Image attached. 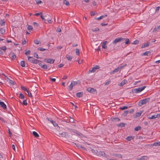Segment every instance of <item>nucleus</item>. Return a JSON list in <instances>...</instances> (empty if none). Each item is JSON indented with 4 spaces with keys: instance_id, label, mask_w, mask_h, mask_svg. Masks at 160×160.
Segmentation results:
<instances>
[{
    "instance_id": "obj_1",
    "label": "nucleus",
    "mask_w": 160,
    "mask_h": 160,
    "mask_svg": "<svg viewBox=\"0 0 160 160\" xmlns=\"http://www.w3.org/2000/svg\"><path fill=\"white\" fill-rule=\"evenodd\" d=\"M146 88V86H144L142 87H139L136 88H133L132 90V92L133 93L136 94L144 90Z\"/></svg>"
},
{
    "instance_id": "obj_2",
    "label": "nucleus",
    "mask_w": 160,
    "mask_h": 160,
    "mask_svg": "<svg viewBox=\"0 0 160 160\" xmlns=\"http://www.w3.org/2000/svg\"><path fill=\"white\" fill-rule=\"evenodd\" d=\"M150 100V98H144L142 100H140L138 102V105L141 106L143 105L146 104L148 102H149Z\"/></svg>"
},
{
    "instance_id": "obj_3",
    "label": "nucleus",
    "mask_w": 160,
    "mask_h": 160,
    "mask_svg": "<svg viewBox=\"0 0 160 160\" xmlns=\"http://www.w3.org/2000/svg\"><path fill=\"white\" fill-rule=\"evenodd\" d=\"M28 60L31 63L33 64H38L39 62H41V61L38 60L36 59H31L32 58V57L28 56Z\"/></svg>"
},
{
    "instance_id": "obj_4",
    "label": "nucleus",
    "mask_w": 160,
    "mask_h": 160,
    "mask_svg": "<svg viewBox=\"0 0 160 160\" xmlns=\"http://www.w3.org/2000/svg\"><path fill=\"white\" fill-rule=\"evenodd\" d=\"M107 41H105L104 42L102 43V48H104V49H106L107 51L108 52L111 51V50L113 49V48H112V49H110L106 45L107 43Z\"/></svg>"
},
{
    "instance_id": "obj_5",
    "label": "nucleus",
    "mask_w": 160,
    "mask_h": 160,
    "mask_svg": "<svg viewBox=\"0 0 160 160\" xmlns=\"http://www.w3.org/2000/svg\"><path fill=\"white\" fill-rule=\"evenodd\" d=\"M127 66L126 64H125L124 65L121 66L119 67H118L117 68H115L114 69L113 71H112V73H114L115 72H118L119 71L121 70V69L124 67L126 66Z\"/></svg>"
},
{
    "instance_id": "obj_6",
    "label": "nucleus",
    "mask_w": 160,
    "mask_h": 160,
    "mask_svg": "<svg viewBox=\"0 0 160 160\" xmlns=\"http://www.w3.org/2000/svg\"><path fill=\"white\" fill-rule=\"evenodd\" d=\"M47 119L48 120L52 123V124L55 127H59L58 124L56 123V122L53 121L51 118H47Z\"/></svg>"
},
{
    "instance_id": "obj_7",
    "label": "nucleus",
    "mask_w": 160,
    "mask_h": 160,
    "mask_svg": "<svg viewBox=\"0 0 160 160\" xmlns=\"http://www.w3.org/2000/svg\"><path fill=\"white\" fill-rule=\"evenodd\" d=\"M45 61L47 63L53 64L55 60L51 58H46L44 59V61Z\"/></svg>"
},
{
    "instance_id": "obj_8",
    "label": "nucleus",
    "mask_w": 160,
    "mask_h": 160,
    "mask_svg": "<svg viewBox=\"0 0 160 160\" xmlns=\"http://www.w3.org/2000/svg\"><path fill=\"white\" fill-rule=\"evenodd\" d=\"M87 90L88 92L92 93H93L96 91V89L91 88H88L87 89Z\"/></svg>"
},
{
    "instance_id": "obj_9",
    "label": "nucleus",
    "mask_w": 160,
    "mask_h": 160,
    "mask_svg": "<svg viewBox=\"0 0 160 160\" xmlns=\"http://www.w3.org/2000/svg\"><path fill=\"white\" fill-rule=\"evenodd\" d=\"M98 156H103L105 155V153L104 152L101 151L99 150L98 151L96 154Z\"/></svg>"
},
{
    "instance_id": "obj_10",
    "label": "nucleus",
    "mask_w": 160,
    "mask_h": 160,
    "mask_svg": "<svg viewBox=\"0 0 160 160\" xmlns=\"http://www.w3.org/2000/svg\"><path fill=\"white\" fill-rule=\"evenodd\" d=\"M72 143H73V144H75V145H76V146H77V147L78 148H82V149H83L84 150H86V149L85 148L83 147L82 145H80L79 143H76L74 142H73Z\"/></svg>"
},
{
    "instance_id": "obj_11",
    "label": "nucleus",
    "mask_w": 160,
    "mask_h": 160,
    "mask_svg": "<svg viewBox=\"0 0 160 160\" xmlns=\"http://www.w3.org/2000/svg\"><path fill=\"white\" fill-rule=\"evenodd\" d=\"M150 42H149L146 43H144L141 46V48H142L149 46L150 45Z\"/></svg>"
},
{
    "instance_id": "obj_12",
    "label": "nucleus",
    "mask_w": 160,
    "mask_h": 160,
    "mask_svg": "<svg viewBox=\"0 0 160 160\" xmlns=\"http://www.w3.org/2000/svg\"><path fill=\"white\" fill-rule=\"evenodd\" d=\"M83 95V92H77L76 93V96L77 97L79 98L82 97Z\"/></svg>"
},
{
    "instance_id": "obj_13",
    "label": "nucleus",
    "mask_w": 160,
    "mask_h": 160,
    "mask_svg": "<svg viewBox=\"0 0 160 160\" xmlns=\"http://www.w3.org/2000/svg\"><path fill=\"white\" fill-rule=\"evenodd\" d=\"M151 55V52L150 51H148L142 53L141 54V56H149Z\"/></svg>"
},
{
    "instance_id": "obj_14",
    "label": "nucleus",
    "mask_w": 160,
    "mask_h": 160,
    "mask_svg": "<svg viewBox=\"0 0 160 160\" xmlns=\"http://www.w3.org/2000/svg\"><path fill=\"white\" fill-rule=\"evenodd\" d=\"M148 158V156H144L138 158L137 159L138 160H147Z\"/></svg>"
},
{
    "instance_id": "obj_15",
    "label": "nucleus",
    "mask_w": 160,
    "mask_h": 160,
    "mask_svg": "<svg viewBox=\"0 0 160 160\" xmlns=\"http://www.w3.org/2000/svg\"><path fill=\"white\" fill-rule=\"evenodd\" d=\"M0 105L3 109H5L7 108V106L4 103V102L2 101H0Z\"/></svg>"
},
{
    "instance_id": "obj_16",
    "label": "nucleus",
    "mask_w": 160,
    "mask_h": 160,
    "mask_svg": "<svg viewBox=\"0 0 160 160\" xmlns=\"http://www.w3.org/2000/svg\"><path fill=\"white\" fill-rule=\"evenodd\" d=\"M127 82V81L126 79H124L120 83L119 86L121 87L123 86Z\"/></svg>"
},
{
    "instance_id": "obj_17",
    "label": "nucleus",
    "mask_w": 160,
    "mask_h": 160,
    "mask_svg": "<svg viewBox=\"0 0 160 160\" xmlns=\"http://www.w3.org/2000/svg\"><path fill=\"white\" fill-rule=\"evenodd\" d=\"M5 29L3 28H2L0 29V34H4L5 33Z\"/></svg>"
},
{
    "instance_id": "obj_18",
    "label": "nucleus",
    "mask_w": 160,
    "mask_h": 160,
    "mask_svg": "<svg viewBox=\"0 0 160 160\" xmlns=\"http://www.w3.org/2000/svg\"><path fill=\"white\" fill-rule=\"evenodd\" d=\"M96 70L94 67H93L92 69H89V71L88 72V73L89 74L90 72H94Z\"/></svg>"
},
{
    "instance_id": "obj_19",
    "label": "nucleus",
    "mask_w": 160,
    "mask_h": 160,
    "mask_svg": "<svg viewBox=\"0 0 160 160\" xmlns=\"http://www.w3.org/2000/svg\"><path fill=\"white\" fill-rule=\"evenodd\" d=\"M112 120L113 122H119L120 121V119L119 118L116 117L112 118Z\"/></svg>"
},
{
    "instance_id": "obj_20",
    "label": "nucleus",
    "mask_w": 160,
    "mask_h": 160,
    "mask_svg": "<svg viewBox=\"0 0 160 160\" xmlns=\"http://www.w3.org/2000/svg\"><path fill=\"white\" fill-rule=\"evenodd\" d=\"M68 132H63L60 133V135H62V136L63 137H65L66 136H68Z\"/></svg>"
},
{
    "instance_id": "obj_21",
    "label": "nucleus",
    "mask_w": 160,
    "mask_h": 160,
    "mask_svg": "<svg viewBox=\"0 0 160 160\" xmlns=\"http://www.w3.org/2000/svg\"><path fill=\"white\" fill-rule=\"evenodd\" d=\"M63 2V4L67 6H69L70 5L69 2L67 0H64Z\"/></svg>"
},
{
    "instance_id": "obj_22",
    "label": "nucleus",
    "mask_w": 160,
    "mask_h": 160,
    "mask_svg": "<svg viewBox=\"0 0 160 160\" xmlns=\"http://www.w3.org/2000/svg\"><path fill=\"white\" fill-rule=\"evenodd\" d=\"M107 16V15H105V16H101L99 18H96V19L98 20H99L102 19L103 18H105Z\"/></svg>"
},
{
    "instance_id": "obj_23",
    "label": "nucleus",
    "mask_w": 160,
    "mask_h": 160,
    "mask_svg": "<svg viewBox=\"0 0 160 160\" xmlns=\"http://www.w3.org/2000/svg\"><path fill=\"white\" fill-rule=\"evenodd\" d=\"M32 135L36 138H38L39 137L38 134L35 131H33L32 132Z\"/></svg>"
},
{
    "instance_id": "obj_24",
    "label": "nucleus",
    "mask_w": 160,
    "mask_h": 160,
    "mask_svg": "<svg viewBox=\"0 0 160 160\" xmlns=\"http://www.w3.org/2000/svg\"><path fill=\"white\" fill-rule=\"evenodd\" d=\"M21 66L22 67H25V62L24 61H22L20 63Z\"/></svg>"
},
{
    "instance_id": "obj_25",
    "label": "nucleus",
    "mask_w": 160,
    "mask_h": 160,
    "mask_svg": "<svg viewBox=\"0 0 160 160\" xmlns=\"http://www.w3.org/2000/svg\"><path fill=\"white\" fill-rule=\"evenodd\" d=\"M1 50H3L4 52H5L7 49V47L5 46H4L0 48Z\"/></svg>"
},
{
    "instance_id": "obj_26",
    "label": "nucleus",
    "mask_w": 160,
    "mask_h": 160,
    "mask_svg": "<svg viewBox=\"0 0 160 160\" xmlns=\"http://www.w3.org/2000/svg\"><path fill=\"white\" fill-rule=\"evenodd\" d=\"M141 128V127L140 126H138L134 128V130L136 131H138L139 130H140Z\"/></svg>"
},
{
    "instance_id": "obj_27",
    "label": "nucleus",
    "mask_w": 160,
    "mask_h": 160,
    "mask_svg": "<svg viewBox=\"0 0 160 160\" xmlns=\"http://www.w3.org/2000/svg\"><path fill=\"white\" fill-rule=\"evenodd\" d=\"M21 88L24 91L28 92V89L24 86H21Z\"/></svg>"
},
{
    "instance_id": "obj_28",
    "label": "nucleus",
    "mask_w": 160,
    "mask_h": 160,
    "mask_svg": "<svg viewBox=\"0 0 160 160\" xmlns=\"http://www.w3.org/2000/svg\"><path fill=\"white\" fill-rule=\"evenodd\" d=\"M50 17V16L49 15H48L47 16H45L44 17V19H43V20H44L45 22L47 23V21L49 19V18H47V17Z\"/></svg>"
},
{
    "instance_id": "obj_29",
    "label": "nucleus",
    "mask_w": 160,
    "mask_h": 160,
    "mask_svg": "<svg viewBox=\"0 0 160 160\" xmlns=\"http://www.w3.org/2000/svg\"><path fill=\"white\" fill-rule=\"evenodd\" d=\"M27 28L29 30H32V26L27 25Z\"/></svg>"
},
{
    "instance_id": "obj_30",
    "label": "nucleus",
    "mask_w": 160,
    "mask_h": 160,
    "mask_svg": "<svg viewBox=\"0 0 160 160\" xmlns=\"http://www.w3.org/2000/svg\"><path fill=\"white\" fill-rule=\"evenodd\" d=\"M19 98L21 99H24V96L22 93H20L19 94Z\"/></svg>"
},
{
    "instance_id": "obj_31",
    "label": "nucleus",
    "mask_w": 160,
    "mask_h": 160,
    "mask_svg": "<svg viewBox=\"0 0 160 160\" xmlns=\"http://www.w3.org/2000/svg\"><path fill=\"white\" fill-rule=\"evenodd\" d=\"M133 139V138L132 136H128L126 138V139L129 141H130Z\"/></svg>"
},
{
    "instance_id": "obj_32",
    "label": "nucleus",
    "mask_w": 160,
    "mask_h": 160,
    "mask_svg": "<svg viewBox=\"0 0 160 160\" xmlns=\"http://www.w3.org/2000/svg\"><path fill=\"white\" fill-rule=\"evenodd\" d=\"M114 40H129L128 38H116Z\"/></svg>"
},
{
    "instance_id": "obj_33",
    "label": "nucleus",
    "mask_w": 160,
    "mask_h": 160,
    "mask_svg": "<svg viewBox=\"0 0 160 160\" xmlns=\"http://www.w3.org/2000/svg\"><path fill=\"white\" fill-rule=\"evenodd\" d=\"M128 112H129V111L125 110L123 114V115L124 116H126L128 115Z\"/></svg>"
},
{
    "instance_id": "obj_34",
    "label": "nucleus",
    "mask_w": 160,
    "mask_h": 160,
    "mask_svg": "<svg viewBox=\"0 0 160 160\" xmlns=\"http://www.w3.org/2000/svg\"><path fill=\"white\" fill-rule=\"evenodd\" d=\"M125 124L124 123L121 122L118 125V126L121 127H122L125 126Z\"/></svg>"
},
{
    "instance_id": "obj_35",
    "label": "nucleus",
    "mask_w": 160,
    "mask_h": 160,
    "mask_svg": "<svg viewBox=\"0 0 160 160\" xmlns=\"http://www.w3.org/2000/svg\"><path fill=\"white\" fill-rule=\"evenodd\" d=\"M16 58V55L13 53H12V54L11 58L12 60H14Z\"/></svg>"
},
{
    "instance_id": "obj_36",
    "label": "nucleus",
    "mask_w": 160,
    "mask_h": 160,
    "mask_svg": "<svg viewBox=\"0 0 160 160\" xmlns=\"http://www.w3.org/2000/svg\"><path fill=\"white\" fill-rule=\"evenodd\" d=\"M79 136L81 137H82L83 136V134L81 133V132H79L78 131H77L76 133Z\"/></svg>"
},
{
    "instance_id": "obj_37",
    "label": "nucleus",
    "mask_w": 160,
    "mask_h": 160,
    "mask_svg": "<svg viewBox=\"0 0 160 160\" xmlns=\"http://www.w3.org/2000/svg\"><path fill=\"white\" fill-rule=\"evenodd\" d=\"M38 50H39L40 51H45L46 50H47V49H45V48H42L41 47L38 48Z\"/></svg>"
},
{
    "instance_id": "obj_38",
    "label": "nucleus",
    "mask_w": 160,
    "mask_h": 160,
    "mask_svg": "<svg viewBox=\"0 0 160 160\" xmlns=\"http://www.w3.org/2000/svg\"><path fill=\"white\" fill-rule=\"evenodd\" d=\"M128 108V107L126 106H123L122 107H120V109L121 110H124L126 109H127Z\"/></svg>"
},
{
    "instance_id": "obj_39",
    "label": "nucleus",
    "mask_w": 160,
    "mask_h": 160,
    "mask_svg": "<svg viewBox=\"0 0 160 160\" xmlns=\"http://www.w3.org/2000/svg\"><path fill=\"white\" fill-rule=\"evenodd\" d=\"M157 118V116H156V115L152 116L151 117H149L148 118V119H154Z\"/></svg>"
},
{
    "instance_id": "obj_40",
    "label": "nucleus",
    "mask_w": 160,
    "mask_h": 160,
    "mask_svg": "<svg viewBox=\"0 0 160 160\" xmlns=\"http://www.w3.org/2000/svg\"><path fill=\"white\" fill-rule=\"evenodd\" d=\"M91 151H92V152L93 153H94V154H97V152H98V150H95V149H92L91 150Z\"/></svg>"
},
{
    "instance_id": "obj_41",
    "label": "nucleus",
    "mask_w": 160,
    "mask_h": 160,
    "mask_svg": "<svg viewBox=\"0 0 160 160\" xmlns=\"http://www.w3.org/2000/svg\"><path fill=\"white\" fill-rule=\"evenodd\" d=\"M42 68L43 69H48L49 67H48L46 65L44 64V65H43V66H42Z\"/></svg>"
},
{
    "instance_id": "obj_42",
    "label": "nucleus",
    "mask_w": 160,
    "mask_h": 160,
    "mask_svg": "<svg viewBox=\"0 0 160 160\" xmlns=\"http://www.w3.org/2000/svg\"><path fill=\"white\" fill-rule=\"evenodd\" d=\"M76 55H79V50L77 48L76 49Z\"/></svg>"
},
{
    "instance_id": "obj_43",
    "label": "nucleus",
    "mask_w": 160,
    "mask_h": 160,
    "mask_svg": "<svg viewBox=\"0 0 160 160\" xmlns=\"http://www.w3.org/2000/svg\"><path fill=\"white\" fill-rule=\"evenodd\" d=\"M28 92V95L29 97H32V94H31V92H29V91L28 90V92Z\"/></svg>"
},
{
    "instance_id": "obj_44",
    "label": "nucleus",
    "mask_w": 160,
    "mask_h": 160,
    "mask_svg": "<svg viewBox=\"0 0 160 160\" xmlns=\"http://www.w3.org/2000/svg\"><path fill=\"white\" fill-rule=\"evenodd\" d=\"M22 104L25 106H26L27 105V101L26 100H23L22 102Z\"/></svg>"
},
{
    "instance_id": "obj_45",
    "label": "nucleus",
    "mask_w": 160,
    "mask_h": 160,
    "mask_svg": "<svg viewBox=\"0 0 160 160\" xmlns=\"http://www.w3.org/2000/svg\"><path fill=\"white\" fill-rule=\"evenodd\" d=\"M142 112H137L136 114V117H139L141 114Z\"/></svg>"
},
{
    "instance_id": "obj_46",
    "label": "nucleus",
    "mask_w": 160,
    "mask_h": 160,
    "mask_svg": "<svg viewBox=\"0 0 160 160\" xmlns=\"http://www.w3.org/2000/svg\"><path fill=\"white\" fill-rule=\"evenodd\" d=\"M73 86V84H72V83H71L70 85L69 86V88L70 90H72Z\"/></svg>"
},
{
    "instance_id": "obj_47",
    "label": "nucleus",
    "mask_w": 160,
    "mask_h": 160,
    "mask_svg": "<svg viewBox=\"0 0 160 160\" xmlns=\"http://www.w3.org/2000/svg\"><path fill=\"white\" fill-rule=\"evenodd\" d=\"M5 22L3 20H2L1 22L0 23V25L1 26L5 25Z\"/></svg>"
},
{
    "instance_id": "obj_48",
    "label": "nucleus",
    "mask_w": 160,
    "mask_h": 160,
    "mask_svg": "<svg viewBox=\"0 0 160 160\" xmlns=\"http://www.w3.org/2000/svg\"><path fill=\"white\" fill-rule=\"evenodd\" d=\"M35 43L37 44H41V42L40 41H34Z\"/></svg>"
},
{
    "instance_id": "obj_49",
    "label": "nucleus",
    "mask_w": 160,
    "mask_h": 160,
    "mask_svg": "<svg viewBox=\"0 0 160 160\" xmlns=\"http://www.w3.org/2000/svg\"><path fill=\"white\" fill-rule=\"evenodd\" d=\"M139 42V41H134L132 43V44H138Z\"/></svg>"
},
{
    "instance_id": "obj_50",
    "label": "nucleus",
    "mask_w": 160,
    "mask_h": 160,
    "mask_svg": "<svg viewBox=\"0 0 160 160\" xmlns=\"http://www.w3.org/2000/svg\"><path fill=\"white\" fill-rule=\"evenodd\" d=\"M37 4H38L42 3L41 0H35Z\"/></svg>"
},
{
    "instance_id": "obj_51",
    "label": "nucleus",
    "mask_w": 160,
    "mask_h": 160,
    "mask_svg": "<svg viewBox=\"0 0 160 160\" xmlns=\"http://www.w3.org/2000/svg\"><path fill=\"white\" fill-rule=\"evenodd\" d=\"M66 56H67V59L68 60L70 61L72 59V56H68V55H67Z\"/></svg>"
},
{
    "instance_id": "obj_52",
    "label": "nucleus",
    "mask_w": 160,
    "mask_h": 160,
    "mask_svg": "<svg viewBox=\"0 0 160 160\" xmlns=\"http://www.w3.org/2000/svg\"><path fill=\"white\" fill-rule=\"evenodd\" d=\"M110 82H111V81L110 80L108 81L107 82H105L104 84V85L105 86L108 85L110 83Z\"/></svg>"
},
{
    "instance_id": "obj_53",
    "label": "nucleus",
    "mask_w": 160,
    "mask_h": 160,
    "mask_svg": "<svg viewBox=\"0 0 160 160\" xmlns=\"http://www.w3.org/2000/svg\"><path fill=\"white\" fill-rule=\"evenodd\" d=\"M153 146H159V142H154L153 144H152Z\"/></svg>"
},
{
    "instance_id": "obj_54",
    "label": "nucleus",
    "mask_w": 160,
    "mask_h": 160,
    "mask_svg": "<svg viewBox=\"0 0 160 160\" xmlns=\"http://www.w3.org/2000/svg\"><path fill=\"white\" fill-rule=\"evenodd\" d=\"M34 56L35 57H36V58H38V59L39 58H39L38 57V55L36 53L34 52Z\"/></svg>"
},
{
    "instance_id": "obj_55",
    "label": "nucleus",
    "mask_w": 160,
    "mask_h": 160,
    "mask_svg": "<svg viewBox=\"0 0 160 160\" xmlns=\"http://www.w3.org/2000/svg\"><path fill=\"white\" fill-rule=\"evenodd\" d=\"M115 156L119 158H122V156L121 154H116Z\"/></svg>"
},
{
    "instance_id": "obj_56",
    "label": "nucleus",
    "mask_w": 160,
    "mask_h": 160,
    "mask_svg": "<svg viewBox=\"0 0 160 160\" xmlns=\"http://www.w3.org/2000/svg\"><path fill=\"white\" fill-rule=\"evenodd\" d=\"M72 84H73V86H75L76 85L77 83V82H74V81H72Z\"/></svg>"
},
{
    "instance_id": "obj_57",
    "label": "nucleus",
    "mask_w": 160,
    "mask_h": 160,
    "mask_svg": "<svg viewBox=\"0 0 160 160\" xmlns=\"http://www.w3.org/2000/svg\"><path fill=\"white\" fill-rule=\"evenodd\" d=\"M69 122H72V123L74 122V121L73 119L71 117L70 119L69 120Z\"/></svg>"
},
{
    "instance_id": "obj_58",
    "label": "nucleus",
    "mask_w": 160,
    "mask_h": 160,
    "mask_svg": "<svg viewBox=\"0 0 160 160\" xmlns=\"http://www.w3.org/2000/svg\"><path fill=\"white\" fill-rule=\"evenodd\" d=\"M30 51L29 50H28L27 52H26L25 53V54L26 55H29L30 53Z\"/></svg>"
},
{
    "instance_id": "obj_59",
    "label": "nucleus",
    "mask_w": 160,
    "mask_h": 160,
    "mask_svg": "<svg viewBox=\"0 0 160 160\" xmlns=\"http://www.w3.org/2000/svg\"><path fill=\"white\" fill-rule=\"evenodd\" d=\"M50 79L51 81H52L53 82H55L56 81L55 78H50Z\"/></svg>"
},
{
    "instance_id": "obj_60",
    "label": "nucleus",
    "mask_w": 160,
    "mask_h": 160,
    "mask_svg": "<svg viewBox=\"0 0 160 160\" xmlns=\"http://www.w3.org/2000/svg\"><path fill=\"white\" fill-rule=\"evenodd\" d=\"M33 25L34 26L36 27L38 26V24L36 22H33Z\"/></svg>"
},
{
    "instance_id": "obj_61",
    "label": "nucleus",
    "mask_w": 160,
    "mask_h": 160,
    "mask_svg": "<svg viewBox=\"0 0 160 160\" xmlns=\"http://www.w3.org/2000/svg\"><path fill=\"white\" fill-rule=\"evenodd\" d=\"M95 15V12H91V16H94Z\"/></svg>"
},
{
    "instance_id": "obj_62",
    "label": "nucleus",
    "mask_w": 160,
    "mask_h": 160,
    "mask_svg": "<svg viewBox=\"0 0 160 160\" xmlns=\"http://www.w3.org/2000/svg\"><path fill=\"white\" fill-rule=\"evenodd\" d=\"M134 109H132L130 111H129V112L130 113H132L134 112Z\"/></svg>"
},
{
    "instance_id": "obj_63",
    "label": "nucleus",
    "mask_w": 160,
    "mask_h": 160,
    "mask_svg": "<svg viewBox=\"0 0 160 160\" xmlns=\"http://www.w3.org/2000/svg\"><path fill=\"white\" fill-rule=\"evenodd\" d=\"M9 83L12 84H14V82L12 80H9Z\"/></svg>"
},
{
    "instance_id": "obj_64",
    "label": "nucleus",
    "mask_w": 160,
    "mask_h": 160,
    "mask_svg": "<svg viewBox=\"0 0 160 160\" xmlns=\"http://www.w3.org/2000/svg\"><path fill=\"white\" fill-rule=\"evenodd\" d=\"M160 8V7H157L156 8V12H158L159 11V9Z\"/></svg>"
}]
</instances>
